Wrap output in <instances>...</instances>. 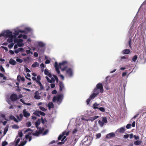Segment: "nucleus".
<instances>
[{
    "mask_svg": "<svg viewBox=\"0 0 146 146\" xmlns=\"http://www.w3.org/2000/svg\"><path fill=\"white\" fill-rule=\"evenodd\" d=\"M67 64V62L65 61H63L61 63H60L59 65H58L57 62H55L54 67L55 68L56 71L58 74H59L60 73L59 68H60L62 71H65L67 67V66H66Z\"/></svg>",
    "mask_w": 146,
    "mask_h": 146,
    "instance_id": "f257e3e1",
    "label": "nucleus"
},
{
    "mask_svg": "<svg viewBox=\"0 0 146 146\" xmlns=\"http://www.w3.org/2000/svg\"><path fill=\"white\" fill-rule=\"evenodd\" d=\"M10 118L11 119H13L14 121L17 122H19V121H18V120H17L16 118L14 117L13 116H11Z\"/></svg>",
    "mask_w": 146,
    "mask_h": 146,
    "instance_id": "cd10ccee",
    "label": "nucleus"
},
{
    "mask_svg": "<svg viewBox=\"0 0 146 146\" xmlns=\"http://www.w3.org/2000/svg\"><path fill=\"white\" fill-rule=\"evenodd\" d=\"M115 135L113 133H111L107 134L106 136V138L107 139H110L111 137H114Z\"/></svg>",
    "mask_w": 146,
    "mask_h": 146,
    "instance_id": "6e6552de",
    "label": "nucleus"
},
{
    "mask_svg": "<svg viewBox=\"0 0 146 146\" xmlns=\"http://www.w3.org/2000/svg\"><path fill=\"white\" fill-rule=\"evenodd\" d=\"M23 59L24 60L25 62H26L28 61L30 59V58L29 57H27L26 58H24Z\"/></svg>",
    "mask_w": 146,
    "mask_h": 146,
    "instance_id": "0e129e2a",
    "label": "nucleus"
},
{
    "mask_svg": "<svg viewBox=\"0 0 146 146\" xmlns=\"http://www.w3.org/2000/svg\"><path fill=\"white\" fill-rule=\"evenodd\" d=\"M131 124H127L126 126V128L127 129L130 128H131Z\"/></svg>",
    "mask_w": 146,
    "mask_h": 146,
    "instance_id": "e2e57ef3",
    "label": "nucleus"
},
{
    "mask_svg": "<svg viewBox=\"0 0 146 146\" xmlns=\"http://www.w3.org/2000/svg\"><path fill=\"white\" fill-rule=\"evenodd\" d=\"M61 98V96L60 95H58L57 96L54 97L52 99V101L54 102H55L56 101H57L58 102H60Z\"/></svg>",
    "mask_w": 146,
    "mask_h": 146,
    "instance_id": "423d86ee",
    "label": "nucleus"
},
{
    "mask_svg": "<svg viewBox=\"0 0 146 146\" xmlns=\"http://www.w3.org/2000/svg\"><path fill=\"white\" fill-rule=\"evenodd\" d=\"M44 73L46 75L48 76L49 77L51 78L52 77V75L47 70L45 69L44 71Z\"/></svg>",
    "mask_w": 146,
    "mask_h": 146,
    "instance_id": "f8f14e48",
    "label": "nucleus"
},
{
    "mask_svg": "<svg viewBox=\"0 0 146 146\" xmlns=\"http://www.w3.org/2000/svg\"><path fill=\"white\" fill-rule=\"evenodd\" d=\"M93 92H94L97 95H98L100 92V90H99L98 89H97L96 88H95Z\"/></svg>",
    "mask_w": 146,
    "mask_h": 146,
    "instance_id": "6ab92c4d",
    "label": "nucleus"
},
{
    "mask_svg": "<svg viewBox=\"0 0 146 146\" xmlns=\"http://www.w3.org/2000/svg\"><path fill=\"white\" fill-rule=\"evenodd\" d=\"M39 66V64L36 62H34L32 65V66L33 67H38Z\"/></svg>",
    "mask_w": 146,
    "mask_h": 146,
    "instance_id": "b1692460",
    "label": "nucleus"
},
{
    "mask_svg": "<svg viewBox=\"0 0 146 146\" xmlns=\"http://www.w3.org/2000/svg\"><path fill=\"white\" fill-rule=\"evenodd\" d=\"M41 122L42 123L44 124V121H46V122H47V121L46 120V119H43L42 117H41Z\"/></svg>",
    "mask_w": 146,
    "mask_h": 146,
    "instance_id": "e433bc0d",
    "label": "nucleus"
},
{
    "mask_svg": "<svg viewBox=\"0 0 146 146\" xmlns=\"http://www.w3.org/2000/svg\"><path fill=\"white\" fill-rule=\"evenodd\" d=\"M91 100V99L90 98L87 100L86 102L87 104H89Z\"/></svg>",
    "mask_w": 146,
    "mask_h": 146,
    "instance_id": "052dcab7",
    "label": "nucleus"
},
{
    "mask_svg": "<svg viewBox=\"0 0 146 146\" xmlns=\"http://www.w3.org/2000/svg\"><path fill=\"white\" fill-rule=\"evenodd\" d=\"M26 65H25L24 66L25 67V70L26 71V72H31L30 70L28 68L26 67H25Z\"/></svg>",
    "mask_w": 146,
    "mask_h": 146,
    "instance_id": "ea45409f",
    "label": "nucleus"
},
{
    "mask_svg": "<svg viewBox=\"0 0 146 146\" xmlns=\"http://www.w3.org/2000/svg\"><path fill=\"white\" fill-rule=\"evenodd\" d=\"M23 115L22 113H20L19 116L17 115L16 117L18 119L19 121H21L22 120L23 117Z\"/></svg>",
    "mask_w": 146,
    "mask_h": 146,
    "instance_id": "dca6fc26",
    "label": "nucleus"
},
{
    "mask_svg": "<svg viewBox=\"0 0 146 146\" xmlns=\"http://www.w3.org/2000/svg\"><path fill=\"white\" fill-rule=\"evenodd\" d=\"M59 86L60 87V92H62L64 88V85L62 82L59 81Z\"/></svg>",
    "mask_w": 146,
    "mask_h": 146,
    "instance_id": "9d476101",
    "label": "nucleus"
},
{
    "mask_svg": "<svg viewBox=\"0 0 146 146\" xmlns=\"http://www.w3.org/2000/svg\"><path fill=\"white\" fill-rule=\"evenodd\" d=\"M24 116L25 117H29L30 115V113L27 112L26 109H24L23 112Z\"/></svg>",
    "mask_w": 146,
    "mask_h": 146,
    "instance_id": "1a4fd4ad",
    "label": "nucleus"
},
{
    "mask_svg": "<svg viewBox=\"0 0 146 146\" xmlns=\"http://www.w3.org/2000/svg\"><path fill=\"white\" fill-rule=\"evenodd\" d=\"M102 120V121L105 123H106L108 122L107 118L106 117H103Z\"/></svg>",
    "mask_w": 146,
    "mask_h": 146,
    "instance_id": "2f4dec72",
    "label": "nucleus"
},
{
    "mask_svg": "<svg viewBox=\"0 0 146 146\" xmlns=\"http://www.w3.org/2000/svg\"><path fill=\"white\" fill-rule=\"evenodd\" d=\"M129 137V135L128 134H127L123 136V138L124 139H127Z\"/></svg>",
    "mask_w": 146,
    "mask_h": 146,
    "instance_id": "69168bd1",
    "label": "nucleus"
},
{
    "mask_svg": "<svg viewBox=\"0 0 146 146\" xmlns=\"http://www.w3.org/2000/svg\"><path fill=\"white\" fill-rule=\"evenodd\" d=\"M97 96L95 93H94L90 96L89 98L91 99H94Z\"/></svg>",
    "mask_w": 146,
    "mask_h": 146,
    "instance_id": "5701e85b",
    "label": "nucleus"
},
{
    "mask_svg": "<svg viewBox=\"0 0 146 146\" xmlns=\"http://www.w3.org/2000/svg\"><path fill=\"white\" fill-rule=\"evenodd\" d=\"M16 61L20 63H22L23 62V60L22 59L19 58H17Z\"/></svg>",
    "mask_w": 146,
    "mask_h": 146,
    "instance_id": "c03bdc74",
    "label": "nucleus"
},
{
    "mask_svg": "<svg viewBox=\"0 0 146 146\" xmlns=\"http://www.w3.org/2000/svg\"><path fill=\"white\" fill-rule=\"evenodd\" d=\"M142 142L140 141L137 140L134 142V144L136 145H141Z\"/></svg>",
    "mask_w": 146,
    "mask_h": 146,
    "instance_id": "4be33fe9",
    "label": "nucleus"
},
{
    "mask_svg": "<svg viewBox=\"0 0 146 146\" xmlns=\"http://www.w3.org/2000/svg\"><path fill=\"white\" fill-rule=\"evenodd\" d=\"M8 144V143L6 141L3 142L2 143V146H5Z\"/></svg>",
    "mask_w": 146,
    "mask_h": 146,
    "instance_id": "de8ad7c7",
    "label": "nucleus"
},
{
    "mask_svg": "<svg viewBox=\"0 0 146 146\" xmlns=\"http://www.w3.org/2000/svg\"><path fill=\"white\" fill-rule=\"evenodd\" d=\"M38 45L40 46L41 47H43L44 46V45L43 43L42 42H38Z\"/></svg>",
    "mask_w": 146,
    "mask_h": 146,
    "instance_id": "79ce46f5",
    "label": "nucleus"
},
{
    "mask_svg": "<svg viewBox=\"0 0 146 146\" xmlns=\"http://www.w3.org/2000/svg\"><path fill=\"white\" fill-rule=\"evenodd\" d=\"M66 73L70 77H72L73 75L72 70L70 68L67 69L66 70Z\"/></svg>",
    "mask_w": 146,
    "mask_h": 146,
    "instance_id": "39448f33",
    "label": "nucleus"
},
{
    "mask_svg": "<svg viewBox=\"0 0 146 146\" xmlns=\"http://www.w3.org/2000/svg\"><path fill=\"white\" fill-rule=\"evenodd\" d=\"M137 59V55H135L132 58V60L133 61L135 62Z\"/></svg>",
    "mask_w": 146,
    "mask_h": 146,
    "instance_id": "7c9ffc66",
    "label": "nucleus"
},
{
    "mask_svg": "<svg viewBox=\"0 0 146 146\" xmlns=\"http://www.w3.org/2000/svg\"><path fill=\"white\" fill-rule=\"evenodd\" d=\"M37 84L40 87V90H43L44 89V87L42 85L40 82H38Z\"/></svg>",
    "mask_w": 146,
    "mask_h": 146,
    "instance_id": "a211bd4d",
    "label": "nucleus"
},
{
    "mask_svg": "<svg viewBox=\"0 0 146 146\" xmlns=\"http://www.w3.org/2000/svg\"><path fill=\"white\" fill-rule=\"evenodd\" d=\"M130 53V50L129 49H125L123 50L122 51V54H129Z\"/></svg>",
    "mask_w": 146,
    "mask_h": 146,
    "instance_id": "9b49d317",
    "label": "nucleus"
},
{
    "mask_svg": "<svg viewBox=\"0 0 146 146\" xmlns=\"http://www.w3.org/2000/svg\"><path fill=\"white\" fill-rule=\"evenodd\" d=\"M40 134V133L38 131H36L35 133H32V135H33L38 136Z\"/></svg>",
    "mask_w": 146,
    "mask_h": 146,
    "instance_id": "c85d7f7f",
    "label": "nucleus"
},
{
    "mask_svg": "<svg viewBox=\"0 0 146 146\" xmlns=\"http://www.w3.org/2000/svg\"><path fill=\"white\" fill-rule=\"evenodd\" d=\"M78 131V129H75L72 131V134H74L76 133Z\"/></svg>",
    "mask_w": 146,
    "mask_h": 146,
    "instance_id": "680f3d73",
    "label": "nucleus"
},
{
    "mask_svg": "<svg viewBox=\"0 0 146 146\" xmlns=\"http://www.w3.org/2000/svg\"><path fill=\"white\" fill-rule=\"evenodd\" d=\"M2 35L6 38L9 37H12L13 35H12V33L9 30H7L3 32Z\"/></svg>",
    "mask_w": 146,
    "mask_h": 146,
    "instance_id": "f03ea898",
    "label": "nucleus"
},
{
    "mask_svg": "<svg viewBox=\"0 0 146 146\" xmlns=\"http://www.w3.org/2000/svg\"><path fill=\"white\" fill-rule=\"evenodd\" d=\"M39 108L41 110L44 111H45L47 110L45 108L41 106H40L39 107Z\"/></svg>",
    "mask_w": 146,
    "mask_h": 146,
    "instance_id": "c9c22d12",
    "label": "nucleus"
},
{
    "mask_svg": "<svg viewBox=\"0 0 146 146\" xmlns=\"http://www.w3.org/2000/svg\"><path fill=\"white\" fill-rule=\"evenodd\" d=\"M13 45L14 43H11L9 45L8 47L10 48H11L13 47Z\"/></svg>",
    "mask_w": 146,
    "mask_h": 146,
    "instance_id": "13d9d810",
    "label": "nucleus"
},
{
    "mask_svg": "<svg viewBox=\"0 0 146 146\" xmlns=\"http://www.w3.org/2000/svg\"><path fill=\"white\" fill-rule=\"evenodd\" d=\"M131 38H129V40L128 41V44L129 47L130 48H131Z\"/></svg>",
    "mask_w": 146,
    "mask_h": 146,
    "instance_id": "8fccbe9b",
    "label": "nucleus"
},
{
    "mask_svg": "<svg viewBox=\"0 0 146 146\" xmlns=\"http://www.w3.org/2000/svg\"><path fill=\"white\" fill-rule=\"evenodd\" d=\"M99 105V104H98L97 103L95 102L93 105V108L94 109H98L99 108L98 106Z\"/></svg>",
    "mask_w": 146,
    "mask_h": 146,
    "instance_id": "412c9836",
    "label": "nucleus"
},
{
    "mask_svg": "<svg viewBox=\"0 0 146 146\" xmlns=\"http://www.w3.org/2000/svg\"><path fill=\"white\" fill-rule=\"evenodd\" d=\"M14 37V36L13 35L12 36L9 37V38H8L7 40V42L9 43H10L12 42L13 40V38Z\"/></svg>",
    "mask_w": 146,
    "mask_h": 146,
    "instance_id": "aec40b11",
    "label": "nucleus"
},
{
    "mask_svg": "<svg viewBox=\"0 0 146 146\" xmlns=\"http://www.w3.org/2000/svg\"><path fill=\"white\" fill-rule=\"evenodd\" d=\"M0 70L1 71L3 72H4L5 71V70L4 68H3V67L2 65L0 66Z\"/></svg>",
    "mask_w": 146,
    "mask_h": 146,
    "instance_id": "bf43d9fd",
    "label": "nucleus"
},
{
    "mask_svg": "<svg viewBox=\"0 0 146 146\" xmlns=\"http://www.w3.org/2000/svg\"><path fill=\"white\" fill-rule=\"evenodd\" d=\"M41 79L40 76V75L37 76L36 80V82L37 83L38 82H40V80Z\"/></svg>",
    "mask_w": 146,
    "mask_h": 146,
    "instance_id": "4c0bfd02",
    "label": "nucleus"
},
{
    "mask_svg": "<svg viewBox=\"0 0 146 146\" xmlns=\"http://www.w3.org/2000/svg\"><path fill=\"white\" fill-rule=\"evenodd\" d=\"M120 58L121 59H127L128 58V56H121L120 57Z\"/></svg>",
    "mask_w": 146,
    "mask_h": 146,
    "instance_id": "5fc2aeb1",
    "label": "nucleus"
},
{
    "mask_svg": "<svg viewBox=\"0 0 146 146\" xmlns=\"http://www.w3.org/2000/svg\"><path fill=\"white\" fill-rule=\"evenodd\" d=\"M55 81V78H52L51 80L50 81V83H52L54 82Z\"/></svg>",
    "mask_w": 146,
    "mask_h": 146,
    "instance_id": "6e6d98bb",
    "label": "nucleus"
},
{
    "mask_svg": "<svg viewBox=\"0 0 146 146\" xmlns=\"http://www.w3.org/2000/svg\"><path fill=\"white\" fill-rule=\"evenodd\" d=\"M19 33V30H15V32L13 33V34L16 36L18 35Z\"/></svg>",
    "mask_w": 146,
    "mask_h": 146,
    "instance_id": "37998d69",
    "label": "nucleus"
},
{
    "mask_svg": "<svg viewBox=\"0 0 146 146\" xmlns=\"http://www.w3.org/2000/svg\"><path fill=\"white\" fill-rule=\"evenodd\" d=\"M44 128L42 127V128H41V127H39V130L38 131L39 132L40 134L42 133V132L44 131Z\"/></svg>",
    "mask_w": 146,
    "mask_h": 146,
    "instance_id": "473e14b6",
    "label": "nucleus"
},
{
    "mask_svg": "<svg viewBox=\"0 0 146 146\" xmlns=\"http://www.w3.org/2000/svg\"><path fill=\"white\" fill-rule=\"evenodd\" d=\"M19 135L16 137V138H17L19 136L20 137H21L23 136V133L22 131H20L18 133Z\"/></svg>",
    "mask_w": 146,
    "mask_h": 146,
    "instance_id": "a18cd8bd",
    "label": "nucleus"
},
{
    "mask_svg": "<svg viewBox=\"0 0 146 146\" xmlns=\"http://www.w3.org/2000/svg\"><path fill=\"white\" fill-rule=\"evenodd\" d=\"M8 128H9L8 125H6V127H5V128L4 129V132H3V134H4V135H5L7 133V131L8 130Z\"/></svg>",
    "mask_w": 146,
    "mask_h": 146,
    "instance_id": "393cba45",
    "label": "nucleus"
},
{
    "mask_svg": "<svg viewBox=\"0 0 146 146\" xmlns=\"http://www.w3.org/2000/svg\"><path fill=\"white\" fill-rule=\"evenodd\" d=\"M9 63L11 65H15L16 64V62L12 58H11L9 61Z\"/></svg>",
    "mask_w": 146,
    "mask_h": 146,
    "instance_id": "ddd939ff",
    "label": "nucleus"
},
{
    "mask_svg": "<svg viewBox=\"0 0 146 146\" xmlns=\"http://www.w3.org/2000/svg\"><path fill=\"white\" fill-rule=\"evenodd\" d=\"M99 117L98 116L95 115L93 117H91L89 118L88 119V120L91 121H93L96 119H97Z\"/></svg>",
    "mask_w": 146,
    "mask_h": 146,
    "instance_id": "4468645a",
    "label": "nucleus"
},
{
    "mask_svg": "<svg viewBox=\"0 0 146 146\" xmlns=\"http://www.w3.org/2000/svg\"><path fill=\"white\" fill-rule=\"evenodd\" d=\"M40 94L37 91L35 92L34 93L35 95L34 98L36 100L40 99L41 98V97L40 96Z\"/></svg>",
    "mask_w": 146,
    "mask_h": 146,
    "instance_id": "0eeeda50",
    "label": "nucleus"
},
{
    "mask_svg": "<svg viewBox=\"0 0 146 146\" xmlns=\"http://www.w3.org/2000/svg\"><path fill=\"white\" fill-rule=\"evenodd\" d=\"M19 52H23L24 51V49L22 48H20L18 49Z\"/></svg>",
    "mask_w": 146,
    "mask_h": 146,
    "instance_id": "4d7b16f0",
    "label": "nucleus"
},
{
    "mask_svg": "<svg viewBox=\"0 0 146 146\" xmlns=\"http://www.w3.org/2000/svg\"><path fill=\"white\" fill-rule=\"evenodd\" d=\"M40 120L38 119L37 121L35 122V125H39L40 123Z\"/></svg>",
    "mask_w": 146,
    "mask_h": 146,
    "instance_id": "09e8293b",
    "label": "nucleus"
},
{
    "mask_svg": "<svg viewBox=\"0 0 146 146\" xmlns=\"http://www.w3.org/2000/svg\"><path fill=\"white\" fill-rule=\"evenodd\" d=\"M125 131V128L123 127H121L119 129V131L121 133H123Z\"/></svg>",
    "mask_w": 146,
    "mask_h": 146,
    "instance_id": "f704fd0d",
    "label": "nucleus"
},
{
    "mask_svg": "<svg viewBox=\"0 0 146 146\" xmlns=\"http://www.w3.org/2000/svg\"><path fill=\"white\" fill-rule=\"evenodd\" d=\"M20 138H19L17 139V140H16L15 142V145L16 146H17L18 145V143L20 141Z\"/></svg>",
    "mask_w": 146,
    "mask_h": 146,
    "instance_id": "864d4df0",
    "label": "nucleus"
},
{
    "mask_svg": "<svg viewBox=\"0 0 146 146\" xmlns=\"http://www.w3.org/2000/svg\"><path fill=\"white\" fill-rule=\"evenodd\" d=\"M27 141H24L21 142L20 143L19 145L18 146H23L26 143Z\"/></svg>",
    "mask_w": 146,
    "mask_h": 146,
    "instance_id": "c756f323",
    "label": "nucleus"
},
{
    "mask_svg": "<svg viewBox=\"0 0 146 146\" xmlns=\"http://www.w3.org/2000/svg\"><path fill=\"white\" fill-rule=\"evenodd\" d=\"M21 97H18L17 95L15 94H13L11 95L10 98L11 101L13 102H15L19 99V98Z\"/></svg>",
    "mask_w": 146,
    "mask_h": 146,
    "instance_id": "7ed1b4c3",
    "label": "nucleus"
},
{
    "mask_svg": "<svg viewBox=\"0 0 146 146\" xmlns=\"http://www.w3.org/2000/svg\"><path fill=\"white\" fill-rule=\"evenodd\" d=\"M59 76H60L61 78V79H62V80H64V76L61 74H59Z\"/></svg>",
    "mask_w": 146,
    "mask_h": 146,
    "instance_id": "774afa93",
    "label": "nucleus"
},
{
    "mask_svg": "<svg viewBox=\"0 0 146 146\" xmlns=\"http://www.w3.org/2000/svg\"><path fill=\"white\" fill-rule=\"evenodd\" d=\"M98 109L100 111H101L103 112H104L105 111L104 108L103 107L98 108Z\"/></svg>",
    "mask_w": 146,
    "mask_h": 146,
    "instance_id": "58836bf2",
    "label": "nucleus"
},
{
    "mask_svg": "<svg viewBox=\"0 0 146 146\" xmlns=\"http://www.w3.org/2000/svg\"><path fill=\"white\" fill-rule=\"evenodd\" d=\"M12 127L14 129H18L19 127L17 125L15 124L13 125Z\"/></svg>",
    "mask_w": 146,
    "mask_h": 146,
    "instance_id": "3c124183",
    "label": "nucleus"
},
{
    "mask_svg": "<svg viewBox=\"0 0 146 146\" xmlns=\"http://www.w3.org/2000/svg\"><path fill=\"white\" fill-rule=\"evenodd\" d=\"M40 111L39 110H36L35 112H34V113H33V114L37 116H38V117H39L40 116Z\"/></svg>",
    "mask_w": 146,
    "mask_h": 146,
    "instance_id": "f3484780",
    "label": "nucleus"
},
{
    "mask_svg": "<svg viewBox=\"0 0 146 146\" xmlns=\"http://www.w3.org/2000/svg\"><path fill=\"white\" fill-rule=\"evenodd\" d=\"M98 123L101 126H103L104 124V123L100 120H99Z\"/></svg>",
    "mask_w": 146,
    "mask_h": 146,
    "instance_id": "a19ab883",
    "label": "nucleus"
},
{
    "mask_svg": "<svg viewBox=\"0 0 146 146\" xmlns=\"http://www.w3.org/2000/svg\"><path fill=\"white\" fill-rule=\"evenodd\" d=\"M97 89L100 90V92L101 93H103L104 92V89L103 88V85L101 83H98L96 86V88Z\"/></svg>",
    "mask_w": 146,
    "mask_h": 146,
    "instance_id": "20e7f679",
    "label": "nucleus"
},
{
    "mask_svg": "<svg viewBox=\"0 0 146 146\" xmlns=\"http://www.w3.org/2000/svg\"><path fill=\"white\" fill-rule=\"evenodd\" d=\"M40 114L41 115L44 116L45 115H46V114L44 113L43 112H42L41 111H40Z\"/></svg>",
    "mask_w": 146,
    "mask_h": 146,
    "instance_id": "338daca9",
    "label": "nucleus"
},
{
    "mask_svg": "<svg viewBox=\"0 0 146 146\" xmlns=\"http://www.w3.org/2000/svg\"><path fill=\"white\" fill-rule=\"evenodd\" d=\"M101 136V134L100 133H98L96 135V138L98 139L100 138Z\"/></svg>",
    "mask_w": 146,
    "mask_h": 146,
    "instance_id": "603ef678",
    "label": "nucleus"
},
{
    "mask_svg": "<svg viewBox=\"0 0 146 146\" xmlns=\"http://www.w3.org/2000/svg\"><path fill=\"white\" fill-rule=\"evenodd\" d=\"M104 83H105L106 84V85L105 86V88L107 90H109L110 88H109V86H108V84L107 83V81H105V82H104V83H103L104 84Z\"/></svg>",
    "mask_w": 146,
    "mask_h": 146,
    "instance_id": "72a5a7b5",
    "label": "nucleus"
},
{
    "mask_svg": "<svg viewBox=\"0 0 146 146\" xmlns=\"http://www.w3.org/2000/svg\"><path fill=\"white\" fill-rule=\"evenodd\" d=\"M31 123L30 122H28L26 123V126L27 127H30L31 125Z\"/></svg>",
    "mask_w": 146,
    "mask_h": 146,
    "instance_id": "49530a36",
    "label": "nucleus"
},
{
    "mask_svg": "<svg viewBox=\"0 0 146 146\" xmlns=\"http://www.w3.org/2000/svg\"><path fill=\"white\" fill-rule=\"evenodd\" d=\"M66 133L65 132H64L62 133V135H60L58 137V140H60L62 138V137L65 135V133Z\"/></svg>",
    "mask_w": 146,
    "mask_h": 146,
    "instance_id": "a878e982",
    "label": "nucleus"
},
{
    "mask_svg": "<svg viewBox=\"0 0 146 146\" xmlns=\"http://www.w3.org/2000/svg\"><path fill=\"white\" fill-rule=\"evenodd\" d=\"M23 40L21 39H19V42H18V45L19 47L22 46L23 45V44L22 43Z\"/></svg>",
    "mask_w": 146,
    "mask_h": 146,
    "instance_id": "2eb2a0df",
    "label": "nucleus"
},
{
    "mask_svg": "<svg viewBox=\"0 0 146 146\" xmlns=\"http://www.w3.org/2000/svg\"><path fill=\"white\" fill-rule=\"evenodd\" d=\"M48 107L49 108H53L54 107V105L52 102L49 103Z\"/></svg>",
    "mask_w": 146,
    "mask_h": 146,
    "instance_id": "bb28decb",
    "label": "nucleus"
}]
</instances>
